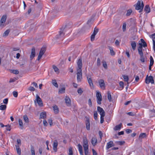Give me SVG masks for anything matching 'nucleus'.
<instances>
[{
    "instance_id": "nucleus-1",
    "label": "nucleus",
    "mask_w": 155,
    "mask_h": 155,
    "mask_svg": "<svg viewBox=\"0 0 155 155\" xmlns=\"http://www.w3.org/2000/svg\"><path fill=\"white\" fill-rule=\"evenodd\" d=\"M145 82L147 84H149L150 83L151 84H153L154 81L153 77L152 76H148V75H147L145 79Z\"/></svg>"
},
{
    "instance_id": "nucleus-2",
    "label": "nucleus",
    "mask_w": 155,
    "mask_h": 155,
    "mask_svg": "<svg viewBox=\"0 0 155 155\" xmlns=\"http://www.w3.org/2000/svg\"><path fill=\"white\" fill-rule=\"evenodd\" d=\"M77 79L78 82H81L82 79V70L77 69Z\"/></svg>"
},
{
    "instance_id": "nucleus-3",
    "label": "nucleus",
    "mask_w": 155,
    "mask_h": 155,
    "mask_svg": "<svg viewBox=\"0 0 155 155\" xmlns=\"http://www.w3.org/2000/svg\"><path fill=\"white\" fill-rule=\"evenodd\" d=\"M64 28H62L61 29V30L59 32V35L57 36V38L58 39H59L61 40L63 39V38L64 35V33L63 32Z\"/></svg>"
},
{
    "instance_id": "nucleus-4",
    "label": "nucleus",
    "mask_w": 155,
    "mask_h": 155,
    "mask_svg": "<svg viewBox=\"0 0 155 155\" xmlns=\"http://www.w3.org/2000/svg\"><path fill=\"white\" fill-rule=\"evenodd\" d=\"M7 18V16L6 15H3L1 18L0 21V26L3 27L5 26V22Z\"/></svg>"
},
{
    "instance_id": "nucleus-5",
    "label": "nucleus",
    "mask_w": 155,
    "mask_h": 155,
    "mask_svg": "<svg viewBox=\"0 0 155 155\" xmlns=\"http://www.w3.org/2000/svg\"><path fill=\"white\" fill-rule=\"evenodd\" d=\"M46 50V48L45 47H42L40 50L39 54L38 56L37 60L39 61L41 58L42 56L44 54Z\"/></svg>"
},
{
    "instance_id": "nucleus-6",
    "label": "nucleus",
    "mask_w": 155,
    "mask_h": 155,
    "mask_svg": "<svg viewBox=\"0 0 155 155\" xmlns=\"http://www.w3.org/2000/svg\"><path fill=\"white\" fill-rule=\"evenodd\" d=\"M96 96L97 97V103L100 104L101 103V101H102V96L100 92H97L96 94Z\"/></svg>"
},
{
    "instance_id": "nucleus-7",
    "label": "nucleus",
    "mask_w": 155,
    "mask_h": 155,
    "mask_svg": "<svg viewBox=\"0 0 155 155\" xmlns=\"http://www.w3.org/2000/svg\"><path fill=\"white\" fill-rule=\"evenodd\" d=\"M98 83L100 87L103 89H105V86L104 81L102 79H100L98 81Z\"/></svg>"
},
{
    "instance_id": "nucleus-8",
    "label": "nucleus",
    "mask_w": 155,
    "mask_h": 155,
    "mask_svg": "<svg viewBox=\"0 0 155 155\" xmlns=\"http://www.w3.org/2000/svg\"><path fill=\"white\" fill-rule=\"evenodd\" d=\"M36 101H37V102L39 106H42L43 105V103L42 101L40 98V97H39L38 94L36 95Z\"/></svg>"
},
{
    "instance_id": "nucleus-9",
    "label": "nucleus",
    "mask_w": 155,
    "mask_h": 155,
    "mask_svg": "<svg viewBox=\"0 0 155 155\" xmlns=\"http://www.w3.org/2000/svg\"><path fill=\"white\" fill-rule=\"evenodd\" d=\"M83 147L84 150L88 149V141L87 139L84 138L83 140Z\"/></svg>"
},
{
    "instance_id": "nucleus-10",
    "label": "nucleus",
    "mask_w": 155,
    "mask_h": 155,
    "mask_svg": "<svg viewBox=\"0 0 155 155\" xmlns=\"http://www.w3.org/2000/svg\"><path fill=\"white\" fill-rule=\"evenodd\" d=\"M64 100L65 103L68 106H71V101L69 97L67 96H66Z\"/></svg>"
},
{
    "instance_id": "nucleus-11",
    "label": "nucleus",
    "mask_w": 155,
    "mask_h": 155,
    "mask_svg": "<svg viewBox=\"0 0 155 155\" xmlns=\"http://www.w3.org/2000/svg\"><path fill=\"white\" fill-rule=\"evenodd\" d=\"M35 48L34 47H33L31 49V52L30 56V58L31 60H32L35 57Z\"/></svg>"
},
{
    "instance_id": "nucleus-12",
    "label": "nucleus",
    "mask_w": 155,
    "mask_h": 155,
    "mask_svg": "<svg viewBox=\"0 0 155 155\" xmlns=\"http://www.w3.org/2000/svg\"><path fill=\"white\" fill-rule=\"evenodd\" d=\"M77 64L78 66V68L77 69L81 70V68L82 67V59L81 58H79L77 62Z\"/></svg>"
},
{
    "instance_id": "nucleus-13",
    "label": "nucleus",
    "mask_w": 155,
    "mask_h": 155,
    "mask_svg": "<svg viewBox=\"0 0 155 155\" xmlns=\"http://www.w3.org/2000/svg\"><path fill=\"white\" fill-rule=\"evenodd\" d=\"M98 111L100 113L101 116L102 115H105V112L103 109L99 106L97 107Z\"/></svg>"
},
{
    "instance_id": "nucleus-14",
    "label": "nucleus",
    "mask_w": 155,
    "mask_h": 155,
    "mask_svg": "<svg viewBox=\"0 0 155 155\" xmlns=\"http://www.w3.org/2000/svg\"><path fill=\"white\" fill-rule=\"evenodd\" d=\"M114 146V143L112 141H110L107 143L106 146V149H108L110 147Z\"/></svg>"
},
{
    "instance_id": "nucleus-15",
    "label": "nucleus",
    "mask_w": 155,
    "mask_h": 155,
    "mask_svg": "<svg viewBox=\"0 0 155 155\" xmlns=\"http://www.w3.org/2000/svg\"><path fill=\"white\" fill-rule=\"evenodd\" d=\"M58 144V142L57 140H55L54 142L53 145V149L55 152H56L57 151V147Z\"/></svg>"
},
{
    "instance_id": "nucleus-16",
    "label": "nucleus",
    "mask_w": 155,
    "mask_h": 155,
    "mask_svg": "<svg viewBox=\"0 0 155 155\" xmlns=\"http://www.w3.org/2000/svg\"><path fill=\"white\" fill-rule=\"evenodd\" d=\"M139 47L138 48V53H143L142 51V48L143 45L142 43H139Z\"/></svg>"
},
{
    "instance_id": "nucleus-17",
    "label": "nucleus",
    "mask_w": 155,
    "mask_h": 155,
    "mask_svg": "<svg viewBox=\"0 0 155 155\" xmlns=\"http://www.w3.org/2000/svg\"><path fill=\"white\" fill-rule=\"evenodd\" d=\"M131 45L133 50H135L136 47V43L135 41H133L131 42Z\"/></svg>"
},
{
    "instance_id": "nucleus-18",
    "label": "nucleus",
    "mask_w": 155,
    "mask_h": 155,
    "mask_svg": "<svg viewBox=\"0 0 155 155\" xmlns=\"http://www.w3.org/2000/svg\"><path fill=\"white\" fill-rule=\"evenodd\" d=\"M144 11H145L147 13H149L150 12V8L149 5H147L145 6Z\"/></svg>"
},
{
    "instance_id": "nucleus-19",
    "label": "nucleus",
    "mask_w": 155,
    "mask_h": 155,
    "mask_svg": "<svg viewBox=\"0 0 155 155\" xmlns=\"http://www.w3.org/2000/svg\"><path fill=\"white\" fill-rule=\"evenodd\" d=\"M86 127L87 130H89L90 129V123L89 119H87L86 121Z\"/></svg>"
},
{
    "instance_id": "nucleus-20",
    "label": "nucleus",
    "mask_w": 155,
    "mask_h": 155,
    "mask_svg": "<svg viewBox=\"0 0 155 155\" xmlns=\"http://www.w3.org/2000/svg\"><path fill=\"white\" fill-rule=\"evenodd\" d=\"M97 139L95 137H92L91 140V143L93 146H95L97 143Z\"/></svg>"
},
{
    "instance_id": "nucleus-21",
    "label": "nucleus",
    "mask_w": 155,
    "mask_h": 155,
    "mask_svg": "<svg viewBox=\"0 0 155 155\" xmlns=\"http://www.w3.org/2000/svg\"><path fill=\"white\" fill-rule=\"evenodd\" d=\"M122 123H120L118 125H116L114 128V129L115 130H120L121 127L122 126Z\"/></svg>"
},
{
    "instance_id": "nucleus-22",
    "label": "nucleus",
    "mask_w": 155,
    "mask_h": 155,
    "mask_svg": "<svg viewBox=\"0 0 155 155\" xmlns=\"http://www.w3.org/2000/svg\"><path fill=\"white\" fill-rule=\"evenodd\" d=\"M140 56V60L141 62L144 63L145 62V58L143 56V53H139Z\"/></svg>"
},
{
    "instance_id": "nucleus-23",
    "label": "nucleus",
    "mask_w": 155,
    "mask_h": 155,
    "mask_svg": "<svg viewBox=\"0 0 155 155\" xmlns=\"http://www.w3.org/2000/svg\"><path fill=\"white\" fill-rule=\"evenodd\" d=\"M78 147L79 151L81 155H84L82 151V147L81 146L80 144H78Z\"/></svg>"
},
{
    "instance_id": "nucleus-24",
    "label": "nucleus",
    "mask_w": 155,
    "mask_h": 155,
    "mask_svg": "<svg viewBox=\"0 0 155 155\" xmlns=\"http://www.w3.org/2000/svg\"><path fill=\"white\" fill-rule=\"evenodd\" d=\"M17 153L19 155L21 154V150L18 145H15Z\"/></svg>"
},
{
    "instance_id": "nucleus-25",
    "label": "nucleus",
    "mask_w": 155,
    "mask_h": 155,
    "mask_svg": "<svg viewBox=\"0 0 155 155\" xmlns=\"http://www.w3.org/2000/svg\"><path fill=\"white\" fill-rule=\"evenodd\" d=\"M141 2L140 1H138L137 2L136 7L135 8L137 10H139L141 8V6L140 5Z\"/></svg>"
},
{
    "instance_id": "nucleus-26",
    "label": "nucleus",
    "mask_w": 155,
    "mask_h": 155,
    "mask_svg": "<svg viewBox=\"0 0 155 155\" xmlns=\"http://www.w3.org/2000/svg\"><path fill=\"white\" fill-rule=\"evenodd\" d=\"M53 109L54 110V113L55 114H57L58 113L59 110L58 108V106L56 105L54 106L53 107Z\"/></svg>"
},
{
    "instance_id": "nucleus-27",
    "label": "nucleus",
    "mask_w": 155,
    "mask_h": 155,
    "mask_svg": "<svg viewBox=\"0 0 155 155\" xmlns=\"http://www.w3.org/2000/svg\"><path fill=\"white\" fill-rule=\"evenodd\" d=\"M109 49L110 50V54L112 56H114V55L115 54V53L114 51L113 48L110 47V46H109Z\"/></svg>"
},
{
    "instance_id": "nucleus-28",
    "label": "nucleus",
    "mask_w": 155,
    "mask_h": 155,
    "mask_svg": "<svg viewBox=\"0 0 155 155\" xmlns=\"http://www.w3.org/2000/svg\"><path fill=\"white\" fill-rule=\"evenodd\" d=\"M46 113L45 112H42L40 114V118H41L45 119L46 117Z\"/></svg>"
},
{
    "instance_id": "nucleus-29",
    "label": "nucleus",
    "mask_w": 155,
    "mask_h": 155,
    "mask_svg": "<svg viewBox=\"0 0 155 155\" xmlns=\"http://www.w3.org/2000/svg\"><path fill=\"white\" fill-rule=\"evenodd\" d=\"M65 87H63L60 89L59 90V94H62L64 93L65 92Z\"/></svg>"
},
{
    "instance_id": "nucleus-30",
    "label": "nucleus",
    "mask_w": 155,
    "mask_h": 155,
    "mask_svg": "<svg viewBox=\"0 0 155 155\" xmlns=\"http://www.w3.org/2000/svg\"><path fill=\"white\" fill-rule=\"evenodd\" d=\"M23 119L25 122L26 123H28L29 122V119L27 115H25L23 116Z\"/></svg>"
},
{
    "instance_id": "nucleus-31",
    "label": "nucleus",
    "mask_w": 155,
    "mask_h": 155,
    "mask_svg": "<svg viewBox=\"0 0 155 155\" xmlns=\"http://www.w3.org/2000/svg\"><path fill=\"white\" fill-rule=\"evenodd\" d=\"M88 82L90 85L91 86H93V84L92 83V80L91 78H89L88 77H87Z\"/></svg>"
},
{
    "instance_id": "nucleus-32",
    "label": "nucleus",
    "mask_w": 155,
    "mask_h": 155,
    "mask_svg": "<svg viewBox=\"0 0 155 155\" xmlns=\"http://www.w3.org/2000/svg\"><path fill=\"white\" fill-rule=\"evenodd\" d=\"M140 40L141 41V43L142 44L143 47H145L147 46V43L143 39H141Z\"/></svg>"
},
{
    "instance_id": "nucleus-33",
    "label": "nucleus",
    "mask_w": 155,
    "mask_h": 155,
    "mask_svg": "<svg viewBox=\"0 0 155 155\" xmlns=\"http://www.w3.org/2000/svg\"><path fill=\"white\" fill-rule=\"evenodd\" d=\"M52 83L56 87H58V85L55 79L52 80Z\"/></svg>"
},
{
    "instance_id": "nucleus-34",
    "label": "nucleus",
    "mask_w": 155,
    "mask_h": 155,
    "mask_svg": "<svg viewBox=\"0 0 155 155\" xmlns=\"http://www.w3.org/2000/svg\"><path fill=\"white\" fill-rule=\"evenodd\" d=\"M146 136V134L145 133H141L139 136V138H143Z\"/></svg>"
},
{
    "instance_id": "nucleus-35",
    "label": "nucleus",
    "mask_w": 155,
    "mask_h": 155,
    "mask_svg": "<svg viewBox=\"0 0 155 155\" xmlns=\"http://www.w3.org/2000/svg\"><path fill=\"white\" fill-rule=\"evenodd\" d=\"M7 107L6 105H2L0 106V110H5Z\"/></svg>"
},
{
    "instance_id": "nucleus-36",
    "label": "nucleus",
    "mask_w": 155,
    "mask_h": 155,
    "mask_svg": "<svg viewBox=\"0 0 155 155\" xmlns=\"http://www.w3.org/2000/svg\"><path fill=\"white\" fill-rule=\"evenodd\" d=\"M18 123L20 126L21 127V128L22 129L23 128V124L22 120L19 119L18 120Z\"/></svg>"
},
{
    "instance_id": "nucleus-37",
    "label": "nucleus",
    "mask_w": 155,
    "mask_h": 155,
    "mask_svg": "<svg viewBox=\"0 0 155 155\" xmlns=\"http://www.w3.org/2000/svg\"><path fill=\"white\" fill-rule=\"evenodd\" d=\"M107 95H108V98L109 101H111L112 98L111 96V95L109 91H108L107 93Z\"/></svg>"
},
{
    "instance_id": "nucleus-38",
    "label": "nucleus",
    "mask_w": 155,
    "mask_h": 155,
    "mask_svg": "<svg viewBox=\"0 0 155 155\" xmlns=\"http://www.w3.org/2000/svg\"><path fill=\"white\" fill-rule=\"evenodd\" d=\"M31 152L32 155H35L34 148L32 146H31Z\"/></svg>"
},
{
    "instance_id": "nucleus-39",
    "label": "nucleus",
    "mask_w": 155,
    "mask_h": 155,
    "mask_svg": "<svg viewBox=\"0 0 155 155\" xmlns=\"http://www.w3.org/2000/svg\"><path fill=\"white\" fill-rule=\"evenodd\" d=\"M10 31V29H8L6 30L4 33L3 36H7Z\"/></svg>"
},
{
    "instance_id": "nucleus-40",
    "label": "nucleus",
    "mask_w": 155,
    "mask_h": 155,
    "mask_svg": "<svg viewBox=\"0 0 155 155\" xmlns=\"http://www.w3.org/2000/svg\"><path fill=\"white\" fill-rule=\"evenodd\" d=\"M103 67L105 69H107V65L105 61H102V62Z\"/></svg>"
},
{
    "instance_id": "nucleus-41",
    "label": "nucleus",
    "mask_w": 155,
    "mask_h": 155,
    "mask_svg": "<svg viewBox=\"0 0 155 155\" xmlns=\"http://www.w3.org/2000/svg\"><path fill=\"white\" fill-rule=\"evenodd\" d=\"M126 25H126V23H123V27H122V30H123V32H124L126 31Z\"/></svg>"
},
{
    "instance_id": "nucleus-42",
    "label": "nucleus",
    "mask_w": 155,
    "mask_h": 155,
    "mask_svg": "<svg viewBox=\"0 0 155 155\" xmlns=\"http://www.w3.org/2000/svg\"><path fill=\"white\" fill-rule=\"evenodd\" d=\"M124 81L127 82L129 80V78L128 76L123 75Z\"/></svg>"
},
{
    "instance_id": "nucleus-43",
    "label": "nucleus",
    "mask_w": 155,
    "mask_h": 155,
    "mask_svg": "<svg viewBox=\"0 0 155 155\" xmlns=\"http://www.w3.org/2000/svg\"><path fill=\"white\" fill-rule=\"evenodd\" d=\"M132 12V10L131 9H129L127 11L126 15L127 16H128L130 15L131 14Z\"/></svg>"
},
{
    "instance_id": "nucleus-44",
    "label": "nucleus",
    "mask_w": 155,
    "mask_h": 155,
    "mask_svg": "<svg viewBox=\"0 0 155 155\" xmlns=\"http://www.w3.org/2000/svg\"><path fill=\"white\" fill-rule=\"evenodd\" d=\"M33 7L34 6L33 5H31L30 6L28 11V14H30L31 12L32 9L33 8Z\"/></svg>"
},
{
    "instance_id": "nucleus-45",
    "label": "nucleus",
    "mask_w": 155,
    "mask_h": 155,
    "mask_svg": "<svg viewBox=\"0 0 155 155\" xmlns=\"http://www.w3.org/2000/svg\"><path fill=\"white\" fill-rule=\"evenodd\" d=\"M116 143L120 145H122L125 142L124 141H118L116 142Z\"/></svg>"
},
{
    "instance_id": "nucleus-46",
    "label": "nucleus",
    "mask_w": 155,
    "mask_h": 155,
    "mask_svg": "<svg viewBox=\"0 0 155 155\" xmlns=\"http://www.w3.org/2000/svg\"><path fill=\"white\" fill-rule=\"evenodd\" d=\"M97 111H94V118L95 120L97 119Z\"/></svg>"
},
{
    "instance_id": "nucleus-47",
    "label": "nucleus",
    "mask_w": 155,
    "mask_h": 155,
    "mask_svg": "<svg viewBox=\"0 0 155 155\" xmlns=\"http://www.w3.org/2000/svg\"><path fill=\"white\" fill-rule=\"evenodd\" d=\"M101 60L99 58L97 59V65L98 67H99L101 65Z\"/></svg>"
},
{
    "instance_id": "nucleus-48",
    "label": "nucleus",
    "mask_w": 155,
    "mask_h": 155,
    "mask_svg": "<svg viewBox=\"0 0 155 155\" xmlns=\"http://www.w3.org/2000/svg\"><path fill=\"white\" fill-rule=\"evenodd\" d=\"M53 68L55 72L58 71L59 69L56 66L54 65H53Z\"/></svg>"
},
{
    "instance_id": "nucleus-49",
    "label": "nucleus",
    "mask_w": 155,
    "mask_h": 155,
    "mask_svg": "<svg viewBox=\"0 0 155 155\" xmlns=\"http://www.w3.org/2000/svg\"><path fill=\"white\" fill-rule=\"evenodd\" d=\"M17 145H18L19 146H20L21 144V141L20 139H18L17 140Z\"/></svg>"
},
{
    "instance_id": "nucleus-50",
    "label": "nucleus",
    "mask_w": 155,
    "mask_h": 155,
    "mask_svg": "<svg viewBox=\"0 0 155 155\" xmlns=\"http://www.w3.org/2000/svg\"><path fill=\"white\" fill-rule=\"evenodd\" d=\"M105 116V115H103L102 116V115L101 116V121L100 123L101 124L103 123L104 122V117Z\"/></svg>"
},
{
    "instance_id": "nucleus-51",
    "label": "nucleus",
    "mask_w": 155,
    "mask_h": 155,
    "mask_svg": "<svg viewBox=\"0 0 155 155\" xmlns=\"http://www.w3.org/2000/svg\"><path fill=\"white\" fill-rule=\"evenodd\" d=\"M95 35L93 33L91 35V41H93L94 40Z\"/></svg>"
},
{
    "instance_id": "nucleus-52",
    "label": "nucleus",
    "mask_w": 155,
    "mask_h": 155,
    "mask_svg": "<svg viewBox=\"0 0 155 155\" xmlns=\"http://www.w3.org/2000/svg\"><path fill=\"white\" fill-rule=\"evenodd\" d=\"M12 71V73L14 74H17L19 73V71L17 70H13Z\"/></svg>"
},
{
    "instance_id": "nucleus-53",
    "label": "nucleus",
    "mask_w": 155,
    "mask_h": 155,
    "mask_svg": "<svg viewBox=\"0 0 155 155\" xmlns=\"http://www.w3.org/2000/svg\"><path fill=\"white\" fill-rule=\"evenodd\" d=\"M99 29L98 28H94L93 34H94L95 35H96L97 33L98 32Z\"/></svg>"
},
{
    "instance_id": "nucleus-54",
    "label": "nucleus",
    "mask_w": 155,
    "mask_h": 155,
    "mask_svg": "<svg viewBox=\"0 0 155 155\" xmlns=\"http://www.w3.org/2000/svg\"><path fill=\"white\" fill-rule=\"evenodd\" d=\"M28 90L30 91H35V88L32 86H30L28 88Z\"/></svg>"
},
{
    "instance_id": "nucleus-55",
    "label": "nucleus",
    "mask_w": 155,
    "mask_h": 155,
    "mask_svg": "<svg viewBox=\"0 0 155 155\" xmlns=\"http://www.w3.org/2000/svg\"><path fill=\"white\" fill-rule=\"evenodd\" d=\"M84 150L85 155H90L88 152V149H84Z\"/></svg>"
},
{
    "instance_id": "nucleus-56",
    "label": "nucleus",
    "mask_w": 155,
    "mask_h": 155,
    "mask_svg": "<svg viewBox=\"0 0 155 155\" xmlns=\"http://www.w3.org/2000/svg\"><path fill=\"white\" fill-rule=\"evenodd\" d=\"M13 96L15 97H16L18 96V92L17 91H14L13 92Z\"/></svg>"
},
{
    "instance_id": "nucleus-57",
    "label": "nucleus",
    "mask_w": 155,
    "mask_h": 155,
    "mask_svg": "<svg viewBox=\"0 0 155 155\" xmlns=\"http://www.w3.org/2000/svg\"><path fill=\"white\" fill-rule=\"evenodd\" d=\"M78 92L79 94L81 95L83 91L81 88H79L78 90Z\"/></svg>"
},
{
    "instance_id": "nucleus-58",
    "label": "nucleus",
    "mask_w": 155,
    "mask_h": 155,
    "mask_svg": "<svg viewBox=\"0 0 155 155\" xmlns=\"http://www.w3.org/2000/svg\"><path fill=\"white\" fill-rule=\"evenodd\" d=\"M119 85L122 88H123L124 87V82L123 81H120L119 83Z\"/></svg>"
},
{
    "instance_id": "nucleus-59",
    "label": "nucleus",
    "mask_w": 155,
    "mask_h": 155,
    "mask_svg": "<svg viewBox=\"0 0 155 155\" xmlns=\"http://www.w3.org/2000/svg\"><path fill=\"white\" fill-rule=\"evenodd\" d=\"M69 155H72L73 152L72 150V149L71 147L69 148Z\"/></svg>"
},
{
    "instance_id": "nucleus-60",
    "label": "nucleus",
    "mask_w": 155,
    "mask_h": 155,
    "mask_svg": "<svg viewBox=\"0 0 155 155\" xmlns=\"http://www.w3.org/2000/svg\"><path fill=\"white\" fill-rule=\"evenodd\" d=\"M8 98H5L3 100V102L4 103L7 104L8 103Z\"/></svg>"
},
{
    "instance_id": "nucleus-61",
    "label": "nucleus",
    "mask_w": 155,
    "mask_h": 155,
    "mask_svg": "<svg viewBox=\"0 0 155 155\" xmlns=\"http://www.w3.org/2000/svg\"><path fill=\"white\" fill-rule=\"evenodd\" d=\"M150 38H152L153 39H155V33L150 35Z\"/></svg>"
},
{
    "instance_id": "nucleus-62",
    "label": "nucleus",
    "mask_w": 155,
    "mask_h": 155,
    "mask_svg": "<svg viewBox=\"0 0 155 155\" xmlns=\"http://www.w3.org/2000/svg\"><path fill=\"white\" fill-rule=\"evenodd\" d=\"M48 122L49 123L50 125L51 126L53 124L52 120L51 119H49L48 120Z\"/></svg>"
},
{
    "instance_id": "nucleus-63",
    "label": "nucleus",
    "mask_w": 155,
    "mask_h": 155,
    "mask_svg": "<svg viewBox=\"0 0 155 155\" xmlns=\"http://www.w3.org/2000/svg\"><path fill=\"white\" fill-rule=\"evenodd\" d=\"M31 84H33L36 88L38 87V86L36 82H34L33 83H32Z\"/></svg>"
},
{
    "instance_id": "nucleus-64",
    "label": "nucleus",
    "mask_w": 155,
    "mask_h": 155,
    "mask_svg": "<svg viewBox=\"0 0 155 155\" xmlns=\"http://www.w3.org/2000/svg\"><path fill=\"white\" fill-rule=\"evenodd\" d=\"M92 151L93 155H97V153L93 149Z\"/></svg>"
}]
</instances>
